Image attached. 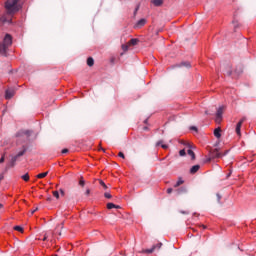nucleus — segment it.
Segmentation results:
<instances>
[{
  "label": "nucleus",
  "instance_id": "nucleus-35",
  "mask_svg": "<svg viewBox=\"0 0 256 256\" xmlns=\"http://www.w3.org/2000/svg\"><path fill=\"white\" fill-rule=\"evenodd\" d=\"M118 157H121V159H125V154L123 152H119Z\"/></svg>",
  "mask_w": 256,
  "mask_h": 256
},
{
  "label": "nucleus",
  "instance_id": "nucleus-2",
  "mask_svg": "<svg viewBox=\"0 0 256 256\" xmlns=\"http://www.w3.org/2000/svg\"><path fill=\"white\" fill-rule=\"evenodd\" d=\"M13 45V38L11 35L6 34L3 43H0V55H7V49Z\"/></svg>",
  "mask_w": 256,
  "mask_h": 256
},
{
  "label": "nucleus",
  "instance_id": "nucleus-42",
  "mask_svg": "<svg viewBox=\"0 0 256 256\" xmlns=\"http://www.w3.org/2000/svg\"><path fill=\"white\" fill-rule=\"evenodd\" d=\"M47 239H49V235L45 234L44 238L42 239V241H47Z\"/></svg>",
  "mask_w": 256,
  "mask_h": 256
},
{
  "label": "nucleus",
  "instance_id": "nucleus-9",
  "mask_svg": "<svg viewBox=\"0 0 256 256\" xmlns=\"http://www.w3.org/2000/svg\"><path fill=\"white\" fill-rule=\"evenodd\" d=\"M241 73H243V66L242 65L236 66V68L234 70V74L239 76V75H241Z\"/></svg>",
  "mask_w": 256,
  "mask_h": 256
},
{
  "label": "nucleus",
  "instance_id": "nucleus-24",
  "mask_svg": "<svg viewBox=\"0 0 256 256\" xmlns=\"http://www.w3.org/2000/svg\"><path fill=\"white\" fill-rule=\"evenodd\" d=\"M228 77H231L233 75V71H231V66H228V70L225 72Z\"/></svg>",
  "mask_w": 256,
  "mask_h": 256
},
{
  "label": "nucleus",
  "instance_id": "nucleus-1",
  "mask_svg": "<svg viewBox=\"0 0 256 256\" xmlns=\"http://www.w3.org/2000/svg\"><path fill=\"white\" fill-rule=\"evenodd\" d=\"M22 0H7L5 3V9L8 15H15L23 7Z\"/></svg>",
  "mask_w": 256,
  "mask_h": 256
},
{
  "label": "nucleus",
  "instance_id": "nucleus-8",
  "mask_svg": "<svg viewBox=\"0 0 256 256\" xmlns=\"http://www.w3.org/2000/svg\"><path fill=\"white\" fill-rule=\"evenodd\" d=\"M243 126V121H239L236 125V133L239 137H241V127Z\"/></svg>",
  "mask_w": 256,
  "mask_h": 256
},
{
  "label": "nucleus",
  "instance_id": "nucleus-45",
  "mask_svg": "<svg viewBox=\"0 0 256 256\" xmlns=\"http://www.w3.org/2000/svg\"><path fill=\"white\" fill-rule=\"evenodd\" d=\"M36 211H39V208H35L34 210L31 211V215H33L34 213H36Z\"/></svg>",
  "mask_w": 256,
  "mask_h": 256
},
{
  "label": "nucleus",
  "instance_id": "nucleus-16",
  "mask_svg": "<svg viewBox=\"0 0 256 256\" xmlns=\"http://www.w3.org/2000/svg\"><path fill=\"white\" fill-rule=\"evenodd\" d=\"M159 145H161L162 149H169V145L163 144V140L156 143V147H159Z\"/></svg>",
  "mask_w": 256,
  "mask_h": 256
},
{
  "label": "nucleus",
  "instance_id": "nucleus-20",
  "mask_svg": "<svg viewBox=\"0 0 256 256\" xmlns=\"http://www.w3.org/2000/svg\"><path fill=\"white\" fill-rule=\"evenodd\" d=\"M47 175H49V172L40 173L36 177L37 179H45Z\"/></svg>",
  "mask_w": 256,
  "mask_h": 256
},
{
  "label": "nucleus",
  "instance_id": "nucleus-10",
  "mask_svg": "<svg viewBox=\"0 0 256 256\" xmlns=\"http://www.w3.org/2000/svg\"><path fill=\"white\" fill-rule=\"evenodd\" d=\"M139 44V39L137 38H132L129 42H128V45L130 47H135V45H138Z\"/></svg>",
  "mask_w": 256,
  "mask_h": 256
},
{
  "label": "nucleus",
  "instance_id": "nucleus-33",
  "mask_svg": "<svg viewBox=\"0 0 256 256\" xmlns=\"http://www.w3.org/2000/svg\"><path fill=\"white\" fill-rule=\"evenodd\" d=\"M104 197H106V199H111V197H113L110 193L106 192L104 193Z\"/></svg>",
  "mask_w": 256,
  "mask_h": 256
},
{
  "label": "nucleus",
  "instance_id": "nucleus-48",
  "mask_svg": "<svg viewBox=\"0 0 256 256\" xmlns=\"http://www.w3.org/2000/svg\"><path fill=\"white\" fill-rule=\"evenodd\" d=\"M9 167H11V166H9V165H8V166H6L5 171H8V170H9Z\"/></svg>",
  "mask_w": 256,
  "mask_h": 256
},
{
  "label": "nucleus",
  "instance_id": "nucleus-21",
  "mask_svg": "<svg viewBox=\"0 0 256 256\" xmlns=\"http://www.w3.org/2000/svg\"><path fill=\"white\" fill-rule=\"evenodd\" d=\"M19 158L17 156L12 157L10 167H15V163Z\"/></svg>",
  "mask_w": 256,
  "mask_h": 256
},
{
  "label": "nucleus",
  "instance_id": "nucleus-40",
  "mask_svg": "<svg viewBox=\"0 0 256 256\" xmlns=\"http://www.w3.org/2000/svg\"><path fill=\"white\" fill-rule=\"evenodd\" d=\"M180 213H181L182 215H189V212H188V211H183V210H181Z\"/></svg>",
  "mask_w": 256,
  "mask_h": 256
},
{
  "label": "nucleus",
  "instance_id": "nucleus-55",
  "mask_svg": "<svg viewBox=\"0 0 256 256\" xmlns=\"http://www.w3.org/2000/svg\"><path fill=\"white\" fill-rule=\"evenodd\" d=\"M48 201H51V198H48Z\"/></svg>",
  "mask_w": 256,
  "mask_h": 256
},
{
  "label": "nucleus",
  "instance_id": "nucleus-36",
  "mask_svg": "<svg viewBox=\"0 0 256 256\" xmlns=\"http://www.w3.org/2000/svg\"><path fill=\"white\" fill-rule=\"evenodd\" d=\"M85 195H86L87 197H89V195H91V190H90V189H86Z\"/></svg>",
  "mask_w": 256,
  "mask_h": 256
},
{
  "label": "nucleus",
  "instance_id": "nucleus-5",
  "mask_svg": "<svg viewBox=\"0 0 256 256\" xmlns=\"http://www.w3.org/2000/svg\"><path fill=\"white\" fill-rule=\"evenodd\" d=\"M223 110H224L223 106L218 108L216 112V123H221V119H223Z\"/></svg>",
  "mask_w": 256,
  "mask_h": 256
},
{
  "label": "nucleus",
  "instance_id": "nucleus-15",
  "mask_svg": "<svg viewBox=\"0 0 256 256\" xmlns=\"http://www.w3.org/2000/svg\"><path fill=\"white\" fill-rule=\"evenodd\" d=\"M151 3H153L155 7H161V5H163V0H152Z\"/></svg>",
  "mask_w": 256,
  "mask_h": 256
},
{
  "label": "nucleus",
  "instance_id": "nucleus-14",
  "mask_svg": "<svg viewBox=\"0 0 256 256\" xmlns=\"http://www.w3.org/2000/svg\"><path fill=\"white\" fill-rule=\"evenodd\" d=\"M214 136L216 139H221V128L218 127L214 130Z\"/></svg>",
  "mask_w": 256,
  "mask_h": 256
},
{
  "label": "nucleus",
  "instance_id": "nucleus-27",
  "mask_svg": "<svg viewBox=\"0 0 256 256\" xmlns=\"http://www.w3.org/2000/svg\"><path fill=\"white\" fill-rule=\"evenodd\" d=\"M99 183H100L101 187H103V189H105V190L108 189L107 184H105V182H103V180H99Z\"/></svg>",
  "mask_w": 256,
  "mask_h": 256
},
{
  "label": "nucleus",
  "instance_id": "nucleus-41",
  "mask_svg": "<svg viewBox=\"0 0 256 256\" xmlns=\"http://www.w3.org/2000/svg\"><path fill=\"white\" fill-rule=\"evenodd\" d=\"M3 179H5V174H0V183H1V181L3 180Z\"/></svg>",
  "mask_w": 256,
  "mask_h": 256
},
{
  "label": "nucleus",
  "instance_id": "nucleus-23",
  "mask_svg": "<svg viewBox=\"0 0 256 256\" xmlns=\"http://www.w3.org/2000/svg\"><path fill=\"white\" fill-rule=\"evenodd\" d=\"M130 47H131V46L129 45V42H128L127 44H123V45H122V50L125 51V52H126V51H129V48H130Z\"/></svg>",
  "mask_w": 256,
  "mask_h": 256
},
{
  "label": "nucleus",
  "instance_id": "nucleus-54",
  "mask_svg": "<svg viewBox=\"0 0 256 256\" xmlns=\"http://www.w3.org/2000/svg\"><path fill=\"white\" fill-rule=\"evenodd\" d=\"M203 227V229H206L207 227H205L204 225L202 226Z\"/></svg>",
  "mask_w": 256,
  "mask_h": 256
},
{
  "label": "nucleus",
  "instance_id": "nucleus-37",
  "mask_svg": "<svg viewBox=\"0 0 256 256\" xmlns=\"http://www.w3.org/2000/svg\"><path fill=\"white\" fill-rule=\"evenodd\" d=\"M0 163H5V154L0 158Z\"/></svg>",
  "mask_w": 256,
  "mask_h": 256
},
{
  "label": "nucleus",
  "instance_id": "nucleus-6",
  "mask_svg": "<svg viewBox=\"0 0 256 256\" xmlns=\"http://www.w3.org/2000/svg\"><path fill=\"white\" fill-rule=\"evenodd\" d=\"M146 23L147 19L142 18L135 24L134 29H141V27H145Z\"/></svg>",
  "mask_w": 256,
  "mask_h": 256
},
{
  "label": "nucleus",
  "instance_id": "nucleus-46",
  "mask_svg": "<svg viewBox=\"0 0 256 256\" xmlns=\"http://www.w3.org/2000/svg\"><path fill=\"white\" fill-rule=\"evenodd\" d=\"M190 129H191V131H196L197 132V127H195V126L190 127Z\"/></svg>",
  "mask_w": 256,
  "mask_h": 256
},
{
  "label": "nucleus",
  "instance_id": "nucleus-11",
  "mask_svg": "<svg viewBox=\"0 0 256 256\" xmlns=\"http://www.w3.org/2000/svg\"><path fill=\"white\" fill-rule=\"evenodd\" d=\"M199 169H201V166H200V165H194V166L191 167L190 173H191L192 175H195V173H197V171H199Z\"/></svg>",
  "mask_w": 256,
  "mask_h": 256
},
{
  "label": "nucleus",
  "instance_id": "nucleus-44",
  "mask_svg": "<svg viewBox=\"0 0 256 256\" xmlns=\"http://www.w3.org/2000/svg\"><path fill=\"white\" fill-rule=\"evenodd\" d=\"M62 153L65 154V153H69V149L65 148L62 150Z\"/></svg>",
  "mask_w": 256,
  "mask_h": 256
},
{
  "label": "nucleus",
  "instance_id": "nucleus-12",
  "mask_svg": "<svg viewBox=\"0 0 256 256\" xmlns=\"http://www.w3.org/2000/svg\"><path fill=\"white\" fill-rule=\"evenodd\" d=\"M177 195H185L187 193V187H181L176 190Z\"/></svg>",
  "mask_w": 256,
  "mask_h": 256
},
{
  "label": "nucleus",
  "instance_id": "nucleus-38",
  "mask_svg": "<svg viewBox=\"0 0 256 256\" xmlns=\"http://www.w3.org/2000/svg\"><path fill=\"white\" fill-rule=\"evenodd\" d=\"M162 246H163V243H158V244L154 245V247H156V249H159Z\"/></svg>",
  "mask_w": 256,
  "mask_h": 256
},
{
  "label": "nucleus",
  "instance_id": "nucleus-47",
  "mask_svg": "<svg viewBox=\"0 0 256 256\" xmlns=\"http://www.w3.org/2000/svg\"><path fill=\"white\" fill-rule=\"evenodd\" d=\"M61 195H65V191L63 189H60Z\"/></svg>",
  "mask_w": 256,
  "mask_h": 256
},
{
  "label": "nucleus",
  "instance_id": "nucleus-53",
  "mask_svg": "<svg viewBox=\"0 0 256 256\" xmlns=\"http://www.w3.org/2000/svg\"><path fill=\"white\" fill-rule=\"evenodd\" d=\"M143 129H144V131H147L148 128H147V127H144Z\"/></svg>",
  "mask_w": 256,
  "mask_h": 256
},
{
  "label": "nucleus",
  "instance_id": "nucleus-17",
  "mask_svg": "<svg viewBox=\"0 0 256 256\" xmlns=\"http://www.w3.org/2000/svg\"><path fill=\"white\" fill-rule=\"evenodd\" d=\"M87 65L88 67H93V65H95V60L93 59V57H89L87 59Z\"/></svg>",
  "mask_w": 256,
  "mask_h": 256
},
{
  "label": "nucleus",
  "instance_id": "nucleus-13",
  "mask_svg": "<svg viewBox=\"0 0 256 256\" xmlns=\"http://www.w3.org/2000/svg\"><path fill=\"white\" fill-rule=\"evenodd\" d=\"M155 249H157V246H153L152 248L150 249H143L141 251V253H146L147 255H151V253H153V251H155Z\"/></svg>",
  "mask_w": 256,
  "mask_h": 256
},
{
  "label": "nucleus",
  "instance_id": "nucleus-28",
  "mask_svg": "<svg viewBox=\"0 0 256 256\" xmlns=\"http://www.w3.org/2000/svg\"><path fill=\"white\" fill-rule=\"evenodd\" d=\"M27 150H22V151H20L16 156H17V158L19 159V157H23V155H25V152H26Z\"/></svg>",
  "mask_w": 256,
  "mask_h": 256
},
{
  "label": "nucleus",
  "instance_id": "nucleus-7",
  "mask_svg": "<svg viewBox=\"0 0 256 256\" xmlns=\"http://www.w3.org/2000/svg\"><path fill=\"white\" fill-rule=\"evenodd\" d=\"M14 96H15V90H11V89L6 90V93H5L6 99H13Z\"/></svg>",
  "mask_w": 256,
  "mask_h": 256
},
{
  "label": "nucleus",
  "instance_id": "nucleus-22",
  "mask_svg": "<svg viewBox=\"0 0 256 256\" xmlns=\"http://www.w3.org/2000/svg\"><path fill=\"white\" fill-rule=\"evenodd\" d=\"M179 67H187V69L191 68V64L189 62H182Z\"/></svg>",
  "mask_w": 256,
  "mask_h": 256
},
{
  "label": "nucleus",
  "instance_id": "nucleus-39",
  "mask_svg": "<svg viewBox=\"0 0 256 256\" xmlns=\"http://www.w3.org/2000/svg\"><path fill=\"white\" fill-rule=\"evenodd\" d=\"M167 193H168L169 195H171V193H173V188H168V189H167Z\"/></svg>",
  "mask_w": 256,
  "mask_h": 256
},
{
  "label": "nucleus",
  "instance_id": "nucleus-29",
  "mask_svg": "<svg viewBox=\"0 0 256 256\" xmlns=\"http://www.w3.org/2000/svg\"><path fill=\"white\" fill-rule=\"evenodd\" d=\"M79 185L80 187H85V180L83 179V177L80 178Z\"/></svg>",
  "mask_w": 256,
  "mask_h": 256
},
{
  "label": "nucleus",
  "instance_id": "nucleus-19",
  "mask_svg": "<svg viewBox=\"0 0 256 256\" xmlns=\"http://www.w3.org/2000/svg\"><path fill=\"white\" fill-rule=\"evenodd\" d=\"M187 153H188V155L191 157V159H192L193 161H195V152H193V150H191V148L188 149Z\"/></svg>",
  "mask_w": 256,
  "mask_h": 256
},
{
  "label": "nucleus",
  "instance_id": "nucleus-34",
  "mask_svg": "<svg viewBox=\"0 0 256 256\" xmlns=\"http://www.w3.org/2000/svg\"><path fill=\"white\" fill-rule=\"evenodd\" d=\"M53 195L56 199H59V191H53Z\"/></svg>",
  "mask_w": 256,
  "mask_h": 256
},
{
  "label": "nucleus",
  "instance_id": "nucleus-50",
  "mask_svg": "<svg viewBox=\"0 0 256 256\" xmlns=\"http://www.w3.org/2000/svg\"><path fill=\"white\" fill-rule=\"evenodd\" d=\"M240 121H242V124L245 122V118H242Z\"/></svg>",
  "mask_w": 256,
  "mask_h": 256
},
{
  "label": "nucleus",
  "instance_id": "nucleus-3",
  "mask_svg": "<svg viewBox=\"0 0 256 256\" xmlns=\"http://www.w3.org/2000/svg\"><path fill=\"white\" fill-rule=\"evenodd\" d=\"M227 153H229V151L221 153V152H219V148H215L210 151V154H209L210 157L206 160V162L209 163L211 161V159H221V157L227 155Z\"/></svg>",
  "mask_w": 256,
  "mask_h": 256
},
{
  "label": "nucleus",
  "instance_id": "nucleus-49",
  "mask_svg": "<svg viewBox=\"0 0 256 256\" xmlns=\"http://www.w3.org/2000/svg\"><path fill=\"white\" fill-rule=\"evenodd\" d=\"M1 21H2L3 23H5L6 20H5V18H1Z\"/></svg>",
  "mask_w": 256,
  "mask_h": 256
},
{
  "label": "nucleus",
  "instance_id": "nucleus-52",
  "mask_svg": "<svg viewBox=\"0 0 256 256\" xmlns=\"http://www.w3.org/2000/svg\"><path fill=\"white\" fill-rule=\"evenodd\" d=\"M0 209H3V204L0 203Z\"/></svg>",
  "mask_w": 256,
  "mask_h": 256
},
{
  "label": "nucleus",
  "instance_id": "nucleus-4",
  "mask_svg": "<svg viewBox=\"0 0 256 256\" xmlns=\"http://www.w3.org/2000/svg\"><path fill=\"white\" fill-rule=\"evenodd\" d=\"M31 135H33V130H20L17 132L16 137H26V139H29Z\"/></svg>",
  "mask_w": 256,
  "mask_h": 256
},
{
  "label": "nucleus",
  "instance_id": "nucleus-26",
  "mask_svg": "<svg viewBox=\"0 0 256 256\" xmlns=\"http://www.w3.org/2000/svg\"><path fill=\"white\" fill-rule=\"evenodd\" d=\"M183 180L182 179H179L176 183H175V185H174V187H180V185H183Z\"/></svg>",
  "mask_w": 256,
  "mask_h": 256
},
{
  "label": "nucleus",
  "instance_id": "nucleus-51",
  "mask_svg": "<svg viewBox=\"0 0 256 256\" xmlns=\"http://www.w3.org/2000/svg\"><path fill=\"white\" fill-rule=\"evenodd\" d=\"M99 151H105V149H103V148L100 147V148H99Z\"/></svg>",
  "mask_w": 256,
  "mask_h": 256
},
{
  "label": "nucleus",
  "instance_id": "nucleus-18",
  "mask_svg": "<svg viewBox=\"0 0 256 256\" xmlns=\"http://www.w3.org/2000/svg\"><path fill=\"white\" fill-rule=\"evenodd\" d=\"M107 209H120V206H117L114 203H108Z\"/></svg>",
  "mask_w": 256,
  "mask_h": 256
},
{
  "label": "nucleus",
  "instance_id": "nucleus-32",
  "mask_svg": "<svg viewBox=\"0 0 256 256\" xmlns=\"http://www.w3.org/2000/svg\"><path fill=\"white\" fill-rule=\"evenodd\" d=\"M216 197H217V202H218V203H221V199H222L221 194L217 193V194H216Z\"/></svg>",
  "mask_w": 256,
  "mask_h": 256
},
{
  "label": "nucleus",
  "instance_id": "nucleus-30",
  "mask_svg": "<svg viewBox=\"0 0 256 256\" xmlns=\"http://www.w3.org/2000/svg\"><path fill=\"white\" fill-rule=\"evenodd\" d=\"M14 230L19 231V233H23V227H21V226H15Z\"/></svg>",
  "mask_w": 256,
  "mask_h": 256
},
{
  "label": "nucleus",
  "instance_id": "nucleus-25",
  "mask_svg": "<svg viewBox=\"0 0 256 256\" xmlns=\"http://www.w3.org/2000/svg\"><path fill=\"white\" fill-rule=\"evenodd\" d=\"M21 179H23V181H29V173L22 175Z\"/></svg>",
  "mask_w": 256,
  "mask_h": 256
},
{
  "label": "nucleus",
  "instance_id": "nucleus-31",
  "mask_svg": "<svg viewBox=\"0 0 256 256\" xmlns=\"http://www.w3.org/2000/svg\"><path fill=\"white\" fill-rule=\"evenodd\" d=\"M179 155H180V157H185V155H186L185 149L180 150Z\"/></svg>",
  "mask_w": 256,
  "mask_h": 256
},
{
  "label": "nucleus",
  "instance_id": "nucleus-43",
  "mask_svg": "<svg viewBox=\"0 0 256 256\" xmlns=\"http://www.w3.org/2000/svg\"><path fill=\"white\" fill-rule=\"evenodd\" d=\"M137 11H139V5H137V7L134 10V15H137Z\"/></svg>",
  "mask_w": 256,
  "mask_h": 256
}]
</instances>
